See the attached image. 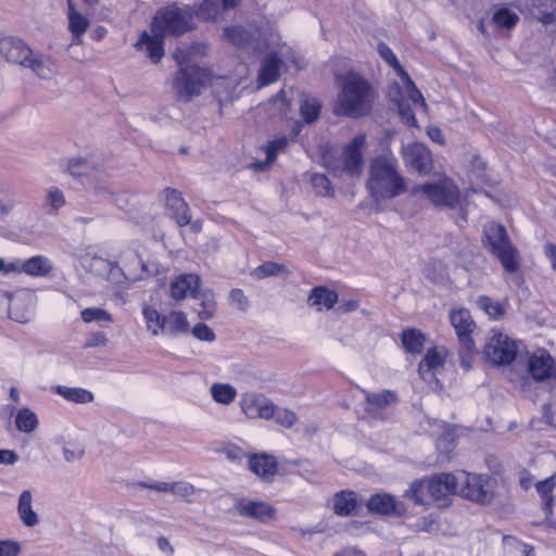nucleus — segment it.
Instances as JSON below:
<instances>
[{"label": "nucleus", "mask_w": 556, "mask_h": 556, "mask_svg": "<svg viewBox=\"0 0 556 556\" xmlns=\"http://www.w3.org/2000/svg\"><path fill=\"white\" fill-rule=\"evenodd\" d=\"M366 188L375 202L400 197L408 191L406 178L399 170V162L391 153L370 160Z\"/></svg>", "instance_id": "obj_1"}, {"label": "nucleus", "mask_w": 556, "mask_h": 556, "mask_svg": "<svg viewBox=\"0 0 556 556\" xmlns=\"http://www.w3.org/2000/svg\"><path fill=\"white\" fill-rule=\"evenodd\" d=\"M339 93L333 112L350 118L367 115L375 101V90L370 83L355 72L338 76Z\"/></svg>", "instance_id": "obj_2"}, {"label": "nucleus", "mask_w": 556, "mask_h": 556, "mask_svg": "<svg viewBox=\"0 0 556 556\" xmlns=\"http://www.w3.org/2000/svg\"><path fill=\"white\" fill-rule=\"evenodd\" d=\"M483 245L495 256L505 271L514 274L519 268V251L511 243L506 228L498 223L483 225Z\"/></svg>", "instance_id": "obj_3"}, {"label": "nucleus", "mask_w": 556, "mask_h": 556, "mask_svg": "<svg viewBox=\"0 0 556 556\" xmlns=\"http://www.w3.org/2000/svg\"><path fill=\"white\" fill-rule=\"evenodd\" d=\"M366 146V136L356 135L344 148L339 157L325 154L323 161L325 166L334 175L359 176L364 166L363 149Z\"/></svg>", "instance_id": "obj_4"}, {"label": "nucleus", "mask_w": 556, "mask_h": 556, "mask_svg": "<svg viewBox=\"0 0 556 556\" xmlns=\"http://www.w3.org/2000/svg\"><path fill=\"white\" fill-rule=\"evenodd\" d=\"M192 8L169 5L157 11L153 18V31L162 36H180L192 28Z\"/></svg>", "instance_id": "obj_5"}, {"label": "nucleus", "mask_w": 556, "mask_h": 556, "mask_svg": "<svg viewBox=\"0 0 556 556\" xmlns=\"http://www.w3.org/2000/svg\"><path fill=\"white\" fill-rule=\"evenodd\" d=\"M459 478V495L479 505H490L494 497L492 479L489 475L463 471Z\"/></svg>", "instance_id": "obj_6"}, {"label": "nucleus", "mask_w": 556, "mask_h": 556, "mask_svg": "<svg viewBox=\"0 0 556 556\" xmlns=\"http://www.w3.org/2000/svg\"><path fill=\"white\" fill-rule=\"evenodd\" d=\"M519 344L500 330L492 329L486 337L483 354L494 365L510 364L517 356Z\"/></svg>", "instance_id": "obj_7"}, {"label": "nucleus", "mask_w": 556, "mask_h": 556, "mask_svg": "<svg viewBox=\"0 0 556 556\" xmlns=\"http://www.w3.org/2000/svg\"><path fill=\"white\" fill-rule=\"evenodd\" d=\"M206 78V71L197 65L181 66L173 80L176 97L184 102H190L200 96Z\"/></svg>", "instance_id": "obj_8"}, {"label": "nucleus", "mask_w": 556, "mask_h": 556, "mask_svg": "<svg viewBox=\"0 0 556 556\" xmlns=\"http://www.w3.org/2000/svg\"><path fill=\"white\" fill-rule=\"evenodd\" d=\"M410 193L413 195L425 194L435 206L454 207L459 202V191L450 180L416 185Z\"/></svg>", "instance_id": "obj_9"}, {"label": "nucleus", "mask_w": 556, "mask_h": 556, "mask_svg": "<svg viewBox=\"0 0 556 556\" xmlns=\"http://www.w3.org/2000/svg\"><path fill=\"white\" fill-rule=\"evenodd\" d=\"M401 153L404 164L409 170L417 172L420 175L429 174L432 170V154L424 143L412 142L403 146Z\"/></svg>", "instance_id": "obj_10"}, {"label": "nucleus", "mask_w": 556, "mask_h": 556, "mask_svg": "<svg viewBox=\"0 0 556 556\" xmlns=\"http://www.w3.org/2000/svg\"><path fill=\"white\" fill-rule=\"evenodd\" d=\"M459 478L453 473L442 472L426 478L427 493L435 502L447 506L450 497L457 493Z\"/></svg>", "instance_id": "obj_11"}, {"label": "nucleus", "mask_w": 556, "mask_h": 556, "mask_svg": "<svg viewBox=\"0 0 556 556\" xmlns=\"http://www.w3.org/2000/svg\"><path fill=\"white\" fill-rule=\"evenodd\" d=\"M233 509L240 517L250 518L260 523H267L274 520L277 514L276 508L270 504L245 497L236 498Z\"/></svg>", "instance_id": "obj_12"}, {"label": "nucleus", "mask_w": 556, "mask_h": 556, "mask_svg": "<svg viewBox=\"0 0 556 556\" xmlns=\"http://www.w3.org/2000/svg\"><path fill=\"white\" fill-rule=\"evenodd\" d=\"M450 321L457 334L460 346L468 350L473 349V339L471 334L476 329L471 314L468 309L459 308L450 312Z\"/></svg>", "instance_id": "obj_13"}, {"label": "nucleus", "mask_w": 556, "mask_h": 556, "mask_svg": "<svg viewBox=\"0 0 556 556\" xmlns=\"http://www.w3.org/2000/svg\"><path fill=\"white\" fill-rule=\"evenodd\" d=\"M365 395V412L374 418H382V412L400 402L396 391L382 390L379 392L363 391Z\"/></svg>", "instance_id": "obj_14"}, {"label": "nucleus", "mask_w": 556, "mask_h": 556, "mask_svg": "<svg viewBox=\"0 0 556 556\" xmlns=\"http://www.w3.org/2000/svg\"><path fill=\"white\" fill-rule=\"evenodd\" d=\"M367 508L370 513L386 516H404L407 511L405 504L397 501L388 493H377L367 502Z\"/></svg>", "instance_id": "obj_15"}, {"label": "nucleus", "mask_w": 556, "mask_h": 556, "mask_svg": "<svg viewBox=\"0 0 556 556\" xmlns=\"http://www.w3.org/2000/svg\"><path fill=\"white\" fill-rule=\"evenodd\" d=\"M0 54L9 63L24 66L28 56H31L30 47L17 37L0 38Z\"/></svg>", "instance_id": "obj_16"}, {"label": "nucleus", "mask_w": 556, "mask_h": 556, "mask_svg": "<svg viewBox=\"0 0 556 556\" xmlns=\"http://www.w3.org/2000/svg\"><path fill=\"white\" fill-rule=\"evenodd\" d=\"M165 204L170 216L176 220L180 227L187 226L190 223L191 214L190 207L182 198V194L177 189L165 188Z\"/></svg>", "instance_id": "obj_17"}, {"label": "nucleus", "mask_w": 556, "mask_h": 556, "mask_svg": "<svg viewBox=\"0 0 556 556\" xmlns=\"http://www.w3.org/2000/svg\"><path fill=\"white\" fill-rule=\"evenodd\" d=\"M23 67L31 70L41 79H51L59 72L58 62L51 55L34 52L33 50L31 56L27 58Z\"/></svg>", "instance_id": "obj_18"}, {"label": "nucleus", "mask_w": 556, "mask_h": 556, "mask_svg": "<svg viewBox=\"0 0 556 556\" xmlns=\"http://www.w3.org/2000/svg\"><path fill=\"white\" fill-rule=\"evenodd\" d=\"M528 369L531 376L538 380L543 381L551 377H556V365L553 357L545 351L540 354H534L530 357Z\"/></svg>", "instance_id": "obj_19"}, {"label": "nucleus", "mask_w": 556, "mask_h": 556, "mask_svg": "<svg viewBox=\"0 0 556 556\" xmlns=\"http://www.w3.org/2000/svg\"><path fill=\"white\" fill-rule=\"evenodd\" d=\"M249 468L264 482H271L276 476L278 464L273 455L253 454L249 458Z\"/></svg>", "instance_id": "obj_20"}, {"label": "nucleus", "mask_w": 556, "mask_h": 556, "mask_svg": "<svg viewBox=\"0 0 556 556\" xmlns=\"http://www.w3.org/2000/svg\"><path fill=\"white\" fill-rule=\"evenodd\" d=\"M136 47L144 50L150 60L153 63H157L164 55V36L160 35V33H154V36L143 33Z\"/></svg>", "instance_id": "obj_21"}, {"label": "nucleus", "mask_w": 556, "mask_h": 556, "mask_svg": "<svg viewBox=\"0 0 556 556\" xmlns=\"http://www.w3.org/2000/svg\"><path fill=\"white\" fill-rule=\"evenodd\" d=\"M200 286V277L198 275L188 274L177 277L170 283V294L175 300H182L188 294L193 296V293Z\"/></svg>", "instance_id": "obj_22"}, {"label": "nucleus", "mask_w": 556, "mask_h": 556, "mask_svg": "<svg viewBox=\"0 0 556 556\" xmlns=\"http://www.w3.org/2000/svg\"><path fill=\"white\" fill-rule=\"evenodd\" d=\"M17 513L21 521L26 527H35L39 522L37 513L33 509V494L24 490L18 497Z\"/></svg>", "instance_id": "obj_23"}, {"label": "nucleus", "mask_w": 556, "mask_h": 556, "mask_svg": "<svg viewBox=\"0 0 556 556\" xmlns=\"http://www.w3.org/2000/svg\"><path fill=\"white\" fill-rule=\"evenodd\" d=\"M307 302L311 306L317 307L318 311L330 309L338 302V293L326 287H315L312 289Z\"/></svg>", "instance_id": "obj_24"}, {"label": "nucleus", "mask_w": 556, "mask_h": 556, "mask_svg": "<svg viewBox=\"0 0 556 556\" xmlns=\"http://www.w3.org/2000/svg\"><path fill=\"white\" fill-rule=\"evenodd\" d=\"M281 60L276 53H269L263 61L260 71L258 81L262 86H267L279 77Z\"/></svg>", "instance_id": "obj_25"}, {"label": "nucleus", "mask_w": 556, "mask_h": 556, "mask_svg": "<svg viewBox=\"0 0 556 556\" xmlns=\"http://www.w3.org/2000/svg\"><path fill=\"white\" fill-rule=\"evenodd\" d=\"M189 323L182 312L173 311L162 318L161 330L169 334H179L188 331Z\"/></svg>", "instance_id": "obj_26"}, {"label": "nucleus", "mask_w": 556, "mask_h": 556, "mask_svg": "<svg viewBox=\"0 0 556 556\" xmlns=\"http://www.w3.org/2000/svg\"><path fill=\"white\" fill-rule=\"evenodd\" d=\"M402 345L406 353L420 354L425 346V334L416 328L404 329L401 333Z\"/></svg>", "instance_id": "obj_27"}, {"label": "nucleus", "mask_w": 556, "mask_h": 556, "mask_svg": "<svg viewBox=\"0 0 556 556\" xmlns=\"http://www.w3.org/2000/svg\"><path fill=\"white\" fill-rule=\"evenodd\" d=\"M357 507L356 494L352 491H341L334 495L333 511L338 516H351Z\"/></svg>", "instance_id": "obj_28"}, {"label": "nucleus", "mask_w": 556, "mask_h": 556, "mask_svg": "<svg viewBox=\"0 0 556 556\" xmlns=\"http://www.w3.org/2000/svg\"><path fill=\"white\" fill-rule=\"evenodd\" d=\"M502 556H535L534 547L513 535L503 536Z\"/></svg>", "instance_id": "obj_29"}, {"label": "nucleus", "mask_w": 556, "mask_h": 556, "mask_svg": "<svg viewBox=\"0 0 556 556\" xmlns=\"http://www.w3.org/2000/svg\"><path fill=\"white\" fill-rule=\"evenodd\" d=\"M21 270L33 277H43L52 270V265L48 257L37 255L26 260Z\"/></svg>", "instance_id": "obj_30"}, {"label": "nucleus", "mask_w": 556, "mask_h": 556, "mask_svg": "<svg viewBox=\"0 0 556 556\" xmlns=\"http://www.w3.org/2000/svg\"><path fill=\"white\" fill-rule=\"evenodd\" d=\"M67 4L68 29L75 38H79L87 31L89 21L86 16L76 11L72 0H67Z\"/></svg>", "instance_id": "obj_31"}, {"label": "nucleus", "mask_w": 556, "mask_h": 556, "mask_svg": "<svg viewBox=\"0 0 556 556\" xmlns=\"http://www.w3.org/2000/svg\"><path fill=\"white\" fill-rule=\"evenodd\" d=\"M290 270L286 265L275 262H264L251 271V276L257 280H262L267 277H280L289 276Z\"/></svg>", "instance_id": "obj_32"}, {"label": "nucleus", "mask_w": 556, "mask_h": 556, "mask_svg": "<svg viewBox=\"0 0 556 556\" xmlns=\"http://www.w3.org/2000/svg\"><path fill=\"white\" fill-rule=\"evenodd\" d=\"M192 298L200 301L201 309L198 311V315L201 319H211L215 315L216 302L212 290L200 291L197 289Z\"/></svg>", "instance_id": "obj_33"}, {"label": "nucleus", "mask_w": 556, "mask_h": 556, "mask_svg": "<svg viewBox=\"0 0 556 556\" xmlns=\"http://www.w3.org/2000/svg\"><path fill=\"white\" fill-rule=\"evenodd\" d=\"M55 393L61 395L65 400L77 404H85L93 401L92 392L84 388L58 386L55 388Z\"/></svg>", "instance_id": "obj_34"}, {"label": "nucleus", "mask_w": 556, "mask_h": 556, "mask_svg": "<svg viewBox=\"0 0 556 556\" xmlns=\"http://www.w3.org/2000/svg\"><path fill=\"white\" fill-rule=\"evenodd\" d=\"M444 365V355L434 346L427 351L418 365V371L424 376L428 371L437 370Z\"/></svg>", "instance_id": "obj_35"}, {"label": "nucleus", "mask_w": 556, "mask_h": 556, "mask_svg": "<svg viewBox=\"0 0 556 556\" xmlns=\"http://www.w3.org/2000/svg\"><path fill=\"white\" fill-rule=\"evenodd\" d=\"M224 35L233 46L238 48H247L253 40L252 33L242 26L226 27Z\"/></svg>", "instance_id": "obj_36"}, {"label": "nucleus", "mask_w": 556, "mask_h": 556, "mask_svg": "<svg viewBox=\"0 0 556 556\" xmlns=\"http://www.w3.org/2000/svg\"><path fill=\"white\" fill-rule=\"evenodd\" d=\"M533 5L536 10V18L544 25H548L556 20V0H534Z\"/></svg>", "instance_id": "obj_37"}, {"label": "nucleus", "mask_w": 556, "mask_h": 556, "mask_svg": "<svg viewBox=\"0 0 556 556\" xmlns=\"http://www.w3.org/2000/svg\"><path fill=\"white\" fill-rule=\"evenodd\" d=\"M15 426L17 430L30 433L38 427L36 414L27 407L21 408L15 416Z\"/></svg>", "instance_id": "obj_38"}, {"label": "nucleus", "mask_w": 556, "mask_h": 556, "mask_svg": "<svg viewBox=\"0 0 556 556\" xmlns=\"http://www.w3.org/2000/svg\"><path fill=\"white\" fill-rule=\"evenodd\" d=\"M211 395L213 400L219 404H230L237 396V390L229 383H213L211 387Z\"/></svg>", "instance_id": "obj_39"}, {"label": "nucleus", "mask_w": 556, "mask_h": 556, "mask_svg": "<svg viewBox=\"0 0 556 556\" xmlns=\"http://www.w3.org/2000/svg\"><path fill=\"white\" fill-rule=\"evenodd\" d=\"M477 305L493 319H501L506 314L504 305L488 295H480L477 299Z\"/></svg>", "instance_id": "obj_40"}, {"label": "nucleus", "mask_w": 556, "mask_h": 556, "mask_svg": "<svg viewBox=\"0 0 556 556\" xmlns=\"http://www.w3.org/2000/svg\"><path fill=\"white\" fill-rule=\"evenodd\" d=\"M427 482L426 478L415 480L410 486L404 492V497L412 500L417 505H426L427 501Z\"/></svg>", "instance_id": "obj_41"}, {"label": "nucleus", "mask_w": 556, "mask_h": 556, "mask_svg": "<svg viewBox=\"0 0 556 556\" xmlns=\"http://www.w3.org/2000/svg\"><path fill=\"white\" fill-rule=\"evenodd\" d=\"M320 108L321 105L317 99L306 97L301 102L300 114L305 123L311 124L318 119Z\"/></svg>", "instance_id": "obj_42"}, {"label": "nucleus", "mask_w": 556, "mask_h": 556, "mask_svg": "<svg viewBox=\"0 0 556 556\" xmlns=\"http://www.w3.org/2000/svg\"><path fill=\"white\" fill-rule=\"evenodd\" d=\"M492 21L500 28L511 29L518 23L519 16L508 8H501L493 13Z\"/></svg>", "instance_id": "obj_43"}, {"label": "nucleus", "mask_w": 556, "mask_h": 556, "mask_svg": "<svg viewBox=\"0 0 556 556\" xmlns=\"http://www.w3.org/2000/svg\"><path fill=\"white\" fill-rule=\"evenodd\" d=\"M220 9L219 0H203L197 10L192 8V16L195 15L202 21H210L215 18Z\"/></svg>", "instance_id": "obj_44"}, {"label": "nucleus", "mask_w": 556, "mask_h": 556, "mask_svg": "<svg viewBox=\"0 0 556 556\" xmlns=\"http://www.w3.org/2000/svg\"><path fill=\"white\" fill-rule=\"evenodd\" d=\"M309 182L315 190V193L319 197H333L334 191L331 186L330 180L324 174H312L309 177Z\"/></svg>", "instance_id": "obj_45"}, {"label": "nucleus", "mask_w": 556, "mask_h": 556, "mask_svg": "<svg viewBox=\"0 0 556 556\" xmlns=\"http://www.w3.org/2000/svg\"><path fill=\"white\" fill-rule=\"evenodd\" d=\"M555 475H552L551 477L546 478L545 480L539 481L535 484V489L538 493L541 495V497L544 501V507L546 511H551L552 504H553V490L555 488Z\"/></svg>", "instance_id": "obj_46"}, {"label": "nucleus", "mask_w": 556, "mask_h": 556, "mask_svg": "<svg viewBox=\"0 0 556 556\" xmlns=\"http://www.w3.org/2000/svg\"><path fill=\"white\" fill-rule=\"evenodd\" d=\"M287 144L288 140L285 137L268 142L266 147V160L264 162H257L254 165L260 168H264L267 165L271 164L277 157V152L285 149Z\"/></svg>", "instance_id": "obj_47"}, {"label": "nucleus", "mask_w": 556, "mask_h": 556, "mask_svg": "<svg viewBox=\"0 0 556 556\" xmlns=\"http://www.w3.org/2000/svg\"><path fill=\"white\" fill-rule=\"evenodd\" d=\"M261 395L245 393L241 396L240 405L242 412L249 418H257Z\"/></svg>", "instance_id": "obj_48"}, {"label": "nucleus", "mask_w": 556, "mask_h": 556, "mask_svg": "<svg viewBox=\"0 0 556 556\" xmlns=\"http://www.w3.org/2000/svg\"><path fill=\"white\" fill-rule=\"evenodd\" d=\"M81 319L85 323H111L112 316L105 309L99 307H88L81 311Z\"/></svg>", "instance_id": "obj_49"}, {"label": "nucleus", "mask_w": 556, "mask_h": 556, "mask_svg": "<svg viewBox=\"0 0 556 556\" xmlns=\"http://www.w3.org/2000/svg\"><path fill=\"white\" fill-rule=\"evenodd\" d=\"M401 77L406 84L408 99L413 102V104L415 106H417V105L426 106V102H425V99H424L421 92L416 88L414 81L410 79L408 74L406 72L402 71Z\"/></svg>", "instance_id": "obj_50"}, {"label": "nucleus", "mask_w": 556, "mask_h": 556, "mask_svg": "<svg viewBox=\"0 0 556 556\" xmlns=\"http://www.w3.org/2000/svg\"><path fill=\"white\" fill-rule=\"evenodd\" d=\"M143 316L147 320L148 329L156 336L159 333V329H161L162 318L164 315H161L155 308L148 306L143 308Z\"/></svg>", "instance_id": "obj_51"}, {"label": "nucleus", "mask_w": 556, "mask_h": 556, "mask_svg": "<svg viewBox=\"0 0 556 556\" xmlns=\"http://www.w3.org/2000/svg\"><path fill=\"white\" fill-rule=\"evenodd\" d=\"M397 110L402 121L408 126H417V119L412 110L410 102L407 99H402L397 102Z\"/></svg>", "instance_id": "obj_52"}, {"label": "nucleus", "mask_w": 556, "mask_h": 556, "mask_svg": "<svg viewBox=\"0 0 556 556\" xmlns=\"http://www.w3.org/2000/svg\"><path fill=\"white\" fill-rule=\"evenodd\" d=\"M89 164L84 157H73L67 163V170L74 177H81L88 174Z\"/></svg>", "instance_id": "obj_53"}, {"label": "nucleus", "mask_w": 556, "mask_h": 556, "mask_svg": "<svg viewBox=\"0 0 556 556\" xmlns=\"http://www.w3.org/2000/svg\"><path fill=\"white\" fill-rule=\"evenodd\" d=\"M194 493L195 488L191 483L185 481L173 482V495L181 497L188 503H191L190 497L194 495Z\"/></svg>", "instance_id": "obj_54"}, {"label": "nucleus", "mask_w": 556, "mask_h": 556, "mask_svg": "<svg viewBox=\"0 0 556 556\" xmlns=\"http://www.w3.org/2000/svg\"><path fill=\"white\" fill-rule=\"evenodd\" d=\"M378 52L380 56L394 70L400 72V75L402 74L403 68L401 67L400 62L397 61L395 54L393 51L386 45L384 42H380L378 45Z\"/></svg>", "instance_id": "obj_55"}, {"label": "nucleus", "mask_w": 556, "mask_h": 556, "mask_svg": "<svg viewBox=\"0 0 556 556\" xmlns=\"http://www.w3.org/2000/svg\"><path fill=\"white\" fill-rule=\"evenodd\" d=\"M274 418L277 424L286 428H291L298 419L295 413L286 408H277Z\"/></svg>", "instance_id": "obj_56"}, {"label": "nucleus", "mask_w": 556, "mask_h": 556, "mask_svg": "<svg viewBox=\"0 0 556 556\" xmlns=\"http://www.w3.org/2000/svg\"><path fill=\"white\" fill-rule=\"evenodd\" d=\"M277 408L278 407L271 401L261 395L257 418H274Z\"/></svg>", "instance_id": "obj_57"}, {"label": "nucleus", "mask_w": 556, "mask_h": 556, "mask_svg": "<svg viewBox=\"0 0 556 556\" xmlns=\"http://www.w3.org/2000/svg\"><path fill=\"white\" fill-rule=\"evenodd\" d=\"M193 336L202 341L212 342L215 340L214 331L205 324L199 323L192 329Z\"/></svg>", "instance_id": "obj_58"}, {"label": "nucleus", "mask_w": 556, "mask_h": 556, "mask_svg": "<svg viewBox=\"0 0 556 556\" xmlns=\"http://www.w3.org/2000/svg\"><path fill=\"white\" fill-rule=\"evenodd\" d=\"M21 544L13 540H0V556H17Z\"/></svg>", "instance_id": "obj_59"}, {"label": "nucleus", "mask_w": 556, "mask_h": 556, "mask_svg": "<svg viewBox=\"0 0 556 556\" xmlns=\"http://www.w3.org/2000/svg\"><path fill=\"white\" fill-rule=\"evenodd\" d=\"M47 202L53 210L60 208L65 204L63 192L59 188H51L48 191Z\"/></svg>", "instance_id": "obj_60"}, {"label": "nucleus", "mask_w": 556, "mask_h": 556, "mask_svg": "<svg viewBox=\"0 0 556 556\" xmlns=\"http://www.w3.org/2000/svg\"><path fill=\"white\" fill-rule=\"evenodd\" d=\"M229 300L231 303L236 304L239 309L245 311L249 306V300L245 296L244 292L239 289H232L229 293Z\"/></svg>", "instance_id": "obj_61"}, {"label": "nucleus", "mask_w": 556, "mask_h": 556, "mask_svg": "<svg viewBox=\"0 0 556 556\" xmlns=\"http://www.w3.org/2000/svg\"><path fill=\"white\" fill-rule=\"evenodd\" d=\"M476 352H477V350H476L475 343H473V349H471V350L460 346V351H459L460 366L467 370L470 369L472 366V357Z\"/></svg>", "instance_id": "obj_62"}, {"label": "nucleus", "mask_w": 556, "mask_h": 556, "mask_svg": "<svg viewBox=\"0 0 556 556\" xmlns=\"http://www.w3.org/2000/svg\"><path fill=\"white\" fill-rule=\"evenodd\" d=\"M108 344V338L104 332L97 331L89 334L86 348H98L105 346Z\"/></svg>", "instance_id": "obj_63"}, {"label": "nucleus", "mask_w": 556, "mask_h": 556, "mask_svg": "<svg viewBox=\"0 0 556 556\" xmlns=\"http://www.w3.org/2000/svg\"><path fill=\"white\" fill-rule=\"evenodd\" d=\"M138 485L141 488H144V489L155 490L157 492H166V493H170V494L173 492V482L172 483H169V482H154V483L139 482Z\"/></svg>", "instance_id": "obj_64"}]
</instances>
